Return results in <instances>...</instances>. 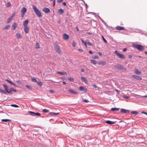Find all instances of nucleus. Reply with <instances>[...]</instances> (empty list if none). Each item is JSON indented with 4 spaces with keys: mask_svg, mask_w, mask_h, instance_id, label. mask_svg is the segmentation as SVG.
I'll list each match as a JSON object with an SVG mask.
<instances>
[{
    "mask_svg": "<svg viewBox=\"0 0 147 147\" xmlns=\"http://www.w3.org/2000/svg\"><path fill=\"white\" fill-rule=\"evenodd\" d=\"M98 64L99 65H105L106 64V62L105 61H100L98 63Z\"/></svg>",
    "mask_w": 147,
    "mask_h": 147,
    "instance_id": "17",
    "label": "nucleus"
},
{
    "mask_svg": "<svg viewBox=\"0 0 147 147\" xmlns=\"http://www.w3.org/2000/svg\"><path fill=\"white\" fill-rule=\"evenodd\" d=\"M32 81L34 82H37L36 80L34 78H32Z\"/></svg>",
    "mask_w": 147,
    "mask_h": 147,
    "instance_id": "32",
    "label": "nucleus"
},
{
    "mask_svg": "<svg viewBox=\"0 0 147 147\" xmlns=\"http://www.w3.org/2000/svg\"><path fill=\"white\" fill-rule=\"evenodd\" d=\"M10 89L11 91H13L15 92H17V90H16L14 89L13 88H10Z\"/></svg>",
    "mask_w": 147,
    "mask_h": 147,
    "instance_id": "41",
    "label": "nucleus"
},
{
    "mask_svg": "<svg viewBox=\"0 0 147 147\" xmlns=\"http://www.w3.org/2000/svg\"><path fill=\"white\" fill-rule=\"evenodd\" d=\"M124 98H129V96H124L123 97Z\"/></svg>",
    "mask_w": 147,
    "mask_h": 147,
    "instance_id": "59",
    "label": "nucleus"
},
{
    "mask_svg": "<svg viewBox=\"0 0 147 147\" xmlns=\"http://www.w3.org/2000/svg\"><path fill=\"white\" fill-rule=\"evenodd\" d=\"M11 5V4L10 2H8L6 5V6L7 7H10Z\"/></svg>",
    "mask_w": 147,
    "mask_h": 147,
    "instance_id": "34",
    "label": "nucleus"
},
{
    "mask_svg": "<svg viewBox=\"0 0 147 147\" xmlns=\"http://www.w3.org/2000/svg\"><path fill=\"white\" fill-rule=\"evenodd\" d=\"M78 50L80 52H82V50L81 49H78Z\"/></svg>",
    "mask_w": 147,
    "mask_h": 147,
    "instance_id": "57",
    "label": "nucleus"
},
{
    "mask_svg": "<svg viewBox=\"0 0 147 147\" xmlns=\"http://www.w3.org/2000/svg\"><path fill=\"white\" fill-rule=\"evenodd\" d=\"M69 37H63V39L65 40H67L69 39Z\"/></svg>",
    "mask_w": 147,
    "mask_h": 147,
    "instance_id": "51",
    "label": "nucleus"
},
{
    "mask_svg": "<svg viewBox=\"0 0 147 147\" xmlns=\"http://www.w3.org/2000/svg\"><path fill=\"white\" fill-rule=\"evenodd\" d=\"M11 105V106H12V107H16V108L19 107V106L18 105H16L13 104V105Z\"/></svg>",
    "mask_w": 147,
    "mask_h": 147,
    "instance_id": "38",
    "label": "nucleus"
},
{
    "mask_svg": "<svg viewBox=\"0 0 147 147\" xmlns=\"http://www.w3.org/2000/svg\"><path fill=\"white\" fill-rule=\"evenodd\" d=\"M131 113L133 114H135L137 115L138 114V113L136 111H132L131 112Z\"/></svg>",
    "mask_w": 147,
    "mask_h": 147,
    "instance_id": "26",
    "label": "nucleus"
},
{
    "mask_svg": "<svg viewBox=\"0 0 147 147\" xmlns=\"http://www.w3.org/2000/svg\"><path fill=\"white\" fill-rule=\"evenodd\" d=\"M79 90L80 91H83L84 92H86L87 91V89L83 86H80L79 87Z\"/></svg>",
    "mask_w": 147,
    "mask_h": 147,
    "instance_id": "8",
    "label": "nucleus"
},
{
    "mask_svg": "<svg viewBox=\"0 0 147 147\" xmlns=\"http://www.w3.org/2000/svg\"><path fill=\"white\" fill-rule=\"evenodd\" d=\"M81 71L83 72L84 71V70L83 69H81Z\"/></svg>",
    "mask_w": 147,
    "mask_h": 147,
    "instance_id": "63",
    "label": "nucleus"
},
{
    "mask_svg": "<svg viewBox=\"0 0 147 147\" xmlns=\"http://www.w3.org/2000/svg\"><path fill=\"white\" fill-rule=\"evenodd\" d=\"M42 111L45 113L48 112L49 111L46 109H44L42 110Z\"/></svg>",
    "mask_w": 147,
    "mask_h": 147,
    "instance_id": "40",
    "label": "nucleus"
},
{
    "mask_svg": "<svg viewBox=\"0 0 147 147\" xmlns=\"http://www.w3.org/2000/svg\"><path fill=\"white\" fill-rule=\"evenodd\" d=\"M92 86L94 88H98V87H97V86H96V85L94 84H92Z\"/></svg>",
    "mask_w": 147,
    "mask_h": 147,
    "instance_id": "47",
    "label": "nucleus"
},
{
    "mask_svg": "<svg viewBox=\"0 0 147 147\" xmlns=\"http://www.w3.org/2000/svg\"><path fill=\"white\" fill-rule=\"evenodd\" d=\"M28 20H27L24 21L23 22V25L24 26V30L26 33H27L29 32V28L28 26Z\"/></svg>",
    "mask_w": 147,
    "mask_h": 147,
    "instance_id": "1",
    "label": "nucleus"
},
{
    "mask_svg": "<svg viewBox=\"0 0 147 147\" xmlns=\"http://www.w3.org/2000/svg\"><path fill=\"white\" fill-rule=\"evenodd\" d=\"M54 47L57 53L59 54L61 53V49L56 42L54 43Z\"/></svg>",
    "mask_w": 147,
    "mask_h": 147,
    "instance_id": "3",
    "label": "nucleus"
},
{
    "mask_svg": "<svg viewBox=\"0 0 147 147\" xmlns=\"http://www.w3.org/2000/svg\"><path fill=\"white\" fill-rule=\"evenodd\" d=\"M141 113H142V114H144L146 115H147V113L146 112H141Z\"/></svg>",
    "mask_w": 147,
    "mask_h": 147,
    "instance_id": "54",
    "label": "nucleus"
},
{
    "mask_svg": "<svg viewBox=\"0 0 147 147\" xmlns=\"http://www.w3.org/2000/svg\"><path fill=\"white\" fill-rule=\"evenodd\" d=\"M12 20V19L11 18H9L7 20V23H9Z\"/></svg>",
    "mask_w": 147,
    "mask_h": 147,
    "instance_id": "27",
    "label": "nucleus"
},
{
    "mask_svg": "<svg viewBox=\"0 0 147 147\" xmlns=\"http://www.w3.org/2000/svg\"><path fill=\"white\" fill-rule=\"evenodd\" d=\"M135 73L137 74H141V71L138 70L137 69H134Z\"/></svg>",
    "mask_w": 147,
    "mask_h": 147,
    "instance_id": "16",
    "label": "nucleus"
},
{
    "mask_svg": "<svg viewBox=\"0 0 147 147\" xmlns=\"http://www.w3.org/2000/svg\"><path fill=\"white\" fill-rule=\"evenodd\" d=\"M3 86L6 92L8 90V86L5 84H3Z\"/></svg>",
    "mask_w": 147,
    "mask_h": 147,
    "instance_id": "20",
    "label": "nucleus"
},
{
    "mask_svg": "<svg viewBox=\"0 0 147 147\" xmlns=\"http://www.w3.org/2000/svg\"><path fill=\"white\" fill-rule=\"evenodd\" d=\"M102 39L103 40L104 42L105 43H107V40H106V39L104 38V37H102Z\"/></svg>",
    "mask_w": 147,
    "mask_h": 147,
    "instance_id": "46",
    "label": "nucleus"
},
{
    "mask_svg": "<svg viewBox=\"0 0 147 147\" xmlns=\"http://www.w3.org/2000/svg\"><path fill=\"white\" fill-rule=\"evenodd\" d=\"M115 53L119 58L122 59H125V57L124 55L119 53L117 51H115Z\"/></svg>",
    "mask_w": 147,
    "mask_h": 147,
    "instance_id": "5",
    "label": "nucleus"
},
{
    "mask_svg": "<svg viewBox=\"0 0 147 147\" xmlns=\"http://www.w3.org/2000/svg\"><path fill=\"white\" fill-rule=\"evenodd\" d=\"M17 23H13L12 26V28L13 30H14L17 27Z\"/></svg>",
    "mask_w": 147,
    "mask_h": 147,
    "instance_id": "19",
    "label": "nucleus"
},
{
    "mask_svg": "<svg viewBox=\"0 0 147 147\" xmlns=\"http://www.w3.org/2000/svg\"><path fill=\"white\" fill-rule=\"evenodd\" d=\"M37 83V84L40 86H41L42 85V82L40 81H38Z\"/></svg>",
    "mask_w": 147,
    "mask_h": 147,
    "instance_id": "28",
    "label": "nucleus"
},
{
    "mask_svg": "<svg viewBox=\"0 0 147 147\" xmlns=\"http://www.w3.org/2000/svg\"><path fill=\"white\" fill-rule=\"evenodd\" d=\"M17 37H20V35L19 34H17L16 35Z\"/></svg>",
    "mask_w": 147,
    "mask_h": 147,
    "instance_id": "56",
    "label": "nucleus"
},
{
    "mask_svg": "<svg viewBox=\"0 0 147 147\" xmlns=\"http://www.w3.org/2000/svg\"><path fill=\"white\" fill-rule=\"evenodd\" d=\"M43 11L45 13H48L50 12V9L47 7H45L43 8Z\"/></svg>",
    "mask_w": 147,
    "mask_h": 147,
    "instance_id": "9",
    "label": "nucleus"
},
{
    "mask_svg": "<svg viewBox=\"0 0 147 147\" xmlns=\"http://www.w3.org/2000/svg\"><path fill=\"white\" fill-rule=\"evenodd\" d=\"M15 15L14 13H13L12 14L11 16L10 17L12 19V18L14 17Z\"/></svg>",
    "mask_w": 147,
    "mask_h": 147,
    "instance_id": "53",
    "label": "nucleus"
},
{
    "mask_svg": "<svg viewBox=\"0 0 147 147\" xmlns=\"http://www.w3.org/2000/svg\"><path fill=\"white\" fill-rule=\"evenodd\" d=\"M134 46L139 51H142L145 49V47L141 45H134Z\"/></svg>",
    "mask_w": 147,
    "mask_h": 147,
    "instance_id": "4",
    "label": "nucleus"
},
{
    "mask_svg": "<svg viewBox=\"0 0 147 147\" xmlns=\"http://www.w3.org/2000/svg\"><path fill=\"white\" fill-rule=\"evenodd\" d=\"M68 79L70 81H73L74 79L73 78H68Z\"/></svg>",
    "mask_w": 147,
    "mask_h": 147,
    "instance_id": "39",
    "label": "nucleus"
},
{
    "mask_svg": "<svg viewBox=\"0 0 147 147\" xmlns=\"http://www.w3.org/2000/svg\"><path fill=\"white\" fill-rule=\"evenodd\" d=\"M127 50V49L126 48H124L123 49V51H125L126 50Z\"/></svg>",
    "mask_w": 147,
    "mask_h": 147,
    "instance_id": "62",
    "label": "nucleus"
},
{
    "mask_svg": "<svg viewBox=\"0 0 147 147\" xmlns=\"http://www.w3.org/2000/svg\"><path fill=\"white\" fill-rule=\"evenodd\" d=\"M0 92H2L5 94H6V92L4 90H3L1 89L0 88Z\"/></svg>",
    "mask_w": 147,
    "mask_h": 147,
    "instance_id": "33",
    "label": "nucleus"
},
{
    "mask_svg": "<svg viewBox=\"0 0 147 147\" xmlns=\"http://www.w3.org/2000/svg\"><path fill=\"white\" fill-rule=\"evenodd\" d=\"M90 62L92 63H93L94 64H96L97 63H97L96 61L94 60H90Z\"/></svg>",
    "mask_w": 147,
    "mask_h": 147,
    "instance_id": "25",
    "label": "nucleus"
},
{
    "mask_svg": "<svg viewBox=\"0 0 147 147\" xmlns=\"http://www.w3.org/2000/svg\"><path fill=\"white\" fill-rule=\"evenodd\" d=\"M68 91L69 92H71L72 93H74V94H78L77 92H76V91H74V90H68Z\"/></svg>",
    "mask_w": 147,
    "mask_h": 147,
    "instance_id": "24",
    "label": "nucleus"
},
{
    "mask_svg": "<svg viewBox=\"0 0 147 147\" xmlns=\"http://www.w3.org/2000/svg\"><path fill=\"white\" fill-rule=\"evenodd\" d=\"M51 1H53V6H55V0H49Z\"/></svg>",
    "mask_w": 147,
    "mask_h": 147,
    "instance_id": "42",
    "label": "nucleus"
},
{
    "mask_svg": "<svg viewBox=\"0 0 147 147\" xmlns=\"http://www.w3.org/2000/svg\"><path fill=\"white\" fill-rule=\"evenodd\" d=\"M16 82H17V83H19V84L20 83V82H20V80H18V81H16Z\"/></svg>",
    "mask_w": 147,
    "mask_h": 147,
    "instance_id": "61",
    "label": "nucleus"
},
{
    "mask_svg": "<svg viewBox=\"0 0 147 147\" xmlns=\"http://www.w3.org/2000/svg\"><path fill=\"white\" fill-rule=\"evenodd\" d=\"M92 57L94 59H98L99 58L98 56L97 55H93Z\"/></svg>",
    "mask_w": 147,
    "mask_h": 147,
    "instance_id": "29",
    "label": "nucleus"
},
{
    "mask_svg": "<svg viewBox=\"0 0 147 147\" xmlns=\"http://www.w3.org/2000/svg\"><path fill=\"white\" fill-rule=\"evenodd\" d=\"M8 93H12V91L10 90H8V91L7 92Z\"/></svg>",
    "mask_w": 147,
    "mask_h": 147,
    "instance_id": "48",
    "label": "nucleus"
},
{
    "mask_svg": "<svg viewBox=\"0 0 147 147\" xmlns=\"http://www.w3.org/2000/svg\"><path fill=\"white\" fill-rule=\"evenodd\" d=\"M132 78L136 79L138 80H141L142 78L141 77L137 76L135 75H132L131 76Z\"/></svg>",
    "mask_w": 147,
    "mask_h": 147,
    "instance_id": "10",
    "label": "nucleus"
},
{
    "mask_svg": "<svg viewBox=\"0 0 147 147\" xmlns=\"http://www.w3.org/2000/svg\"><path fill=\"white\" fill-rule=\"evenodd\" d=\"M32 7L36 15L38 17H42V14L40 11L38 9L35 5H32Z\"/></svg>",
    "mask_w": 147,
    "mask_h": 147,
    "instance_id": "2",
    "label": "nucleus"
},
{
    "mask_svg": "<svg viewBox=\"0 0 147 147\" xmlns=\"http://www.w3.org/2000/svg\"><path fill=\"white\" fill-rule=\"evenodd\" d=\"M36 49H38L40 48L38 42H36Z\"/></svg>",
    "mask_w": 147,
    "mask_h": 147,
    "instance_id": "35",
    "label": "nucleus"
},
{
    "mask_svg": "<svg viewBox=\"0 0 147 147\" xmlns=\"http://www.w3.org/2000/svg\"><path fill=\"white\" fill-rule=\"evenodd\" d=\"M59 114V113H54V112H50L49 113V114L50 115H58Z\"/></svg>",
    "mask_w": 147,
    "mask_h": 147,
    "instance_id": "30",
    "label": "nucleus"
},
{
    "mask_svg": "<svg viewBox=\"0 0 147 147\" xmlns=\"http://www.w3.org/2000/svg\"><path fill=\"white\" fill-rule=\"evenodd\" d=\"M57 73L58 74H61L63 75H65L67 74V73L65 72H62L58 71L57 72Z\"/></svg>",
    "mask_w": 147,
    "mask_h": 147,
    "instance_id": "22",
    "label": "nucleus"
},
{
    "mask_svg": "<svg viewBox=\"0 0 147 147\" xmlns=\"http://www.w3.org/2000/svg\"><path fill=\"white\" fill-rule=\"evenodd\" d=\"M49 91L50 92L52 93L53 94L54 92V91L52 90H49Z\"/></svg>",
    "mask_w": 147,
    "mask_h": 147,
    "instance_id": "55",
    "label": "nucleus"
},
{
    "mask_svg": "<svg viewBox=\"0 0 147 147\" xmlns=\"http://www.w3.org/2000/svg\"><path fill=\"white\" fill-rule=\"evenodd\" d=\"M21 12L23 14H25V13L27 11V9L25 7H22L21 9Z\"/></svg>",
    "mask_w": 147,
    "mask_h": 147,
    "instance_id": "12",
    "label": "nucleus"
},
{
    "mask_svg": "<svg viewBox=\"0 0 147 147\" xmlns=\"http://www.w3.org/2000/svg\"><path fill=\"white\" fill-rule=\"evenodd\" d=\"M115 28L116 30H123L125 29V28L124 27L120 26H116Z\"/></svg>",
    "mask_w": 147,
    "mask_h": 147,
    "instance_id": "11",
    "label": "nucleus"
},
{
    "mask_svg": "<svg viewBox=\"0 0 147 147\" xmlns=\"http://www.w3.org/2000/svg\"><path fill=\"white\" fill-rule=\"evenodd\" d=\"M114 67L119 69H121L124 70H126V68L120 64H117L116 65L114 66Z\"/></svg>",
    "mask_w": 147,
    "mask_h": 147,
    "instance_id": "6",
    "label": "nucleus"
},
{
    "mask_svg": "<svg viewBox=\"0 0 147 147\" xmlns=\"http://www.w3.org/2000/svg\"><path fill=\"white\" fill-rule=\"evenodd\" d=\"M81 78L82 81L83 82H84L86 84L87 83L88 81L86 78H84V77L83 76L81 77Z\"/></svg>",
    "mask_w": 147,
    "mask_h": 147,
    "instance_id": "21",
    "label": "nucleus"
},
{
    "mask_svg": "<svg viewBox=\"0 0 147 147\" xmlns=\"http://www.w3.org/2000/svg\"><path fill=\"white\" fill-rule=\"evenodd\" d=\"M10 26L9 25H7L6 26L3 28V30H5L8 28L10 27Z\"/></svg>",
    "mask_w": 147,
    "mask_h": 147,
    "instance_id": "31",
    "label": "nucleus"
},
{
    "mask_svg": "<svg viewBox=\"0 0 147 147\" xmlns=\"http://www.w3.org/2000/svg\"><path fill=\"white\" fill-rule=\"evenodd\" d=\"M63 0H57V2L59 3H61L62 2Z\"/></svg>",
    "mask_w": 147,
    "mask_h": 147,
    "instance_id": "52",
    "label": "nucleus"
},
{
    "mask_svg": "<svg viewBox=\"0 0 147 147\" xmlns=\"http://www.w3.org/2000/svg\"><path fill=\"white\" fill-rule=\"evenodd\" d=\"M1 121H2L7 122L8 121H10V120L8 119H2L1 120Z\"/></svg>",
    "mask_w": 147,
    "mask_h": 147,
    "instance_id": "36",
    "label": "nucleus"
},
{
    "mask_svg": "<svg viewBox=\"0 0 147 147\" xmlns=\"http://www.w3.org/2000/svg\"><path fill=\"white\" fill-rule=\"evenodd\" d=\"M119 110V108H112L111 109V111H118Z\"/></svg>",
    "mask_w": 147,
    "mask_h": 147,
    "instance_id": "23",
    "label": "nucleus"
},
{
    "mask_svg": "<svg viewBox=\"0 0 147 147\" xmlns=\"http://www.w3.org/2000/svg\"><path fill=\"white\" fill-rule=\"evenodd\" d=\"M76 45V43L74 41H73L72 43V46L73 47H74Z\"/></svg>",
    "mask_w": 147,
    "mask_h": 147,
    "instance_id": "44",
    "label": "nucleus"
},
{
    "mask_svg": "<svg viewBox=\"0 0 147 147\" xmlns=\"http://www.w3.org/2000/svg\"><path fill=\"white\" fill-rule=\"evenodd\" d=\"M128 57H129V58H132V55H129V56H128Z\"/></svg>",
    "mask_w": 147,
    "mask_h": 147,
    "instance_id": "58",
    "label": "nucleus"
},
{
    "mask_svg": "<svg viewBox=\"0 0 147 147\" xmlns=\"http://www.w3.org/2000/svg\"><path fill=\"white\" fill-rule=\"evenodd\" d=\"M84 102H89V101L88 100H86V99H85V100H84Z\"/></svg>",
    "mask_w": 147,
    "mask_h": 147,
    "instance_id": "50",
    "label": "nucleus"
},
{
    "mask_svg": "<svg viewBox=\"0 0 147 147\" xmlns=\"http://www.w3.org/2000/svg\"><path fill=\"white\" fill-rule=\"evenodd\" d=\"M109 124L110 125H112L114 124L115 122V121H111L109 120H107L105 122Z\"/></svg>",
    "mask_w": 147,
    "mask_h": 147,
    "instance_id": "15",
    "label": "nucleus"
},
{
    "mask_svg": "<svg viewBox=\"0 0 147 147\" xmlns=\"http://www.w3.org/2000/svg\"><path fill=\"white\" fill-rule=\"evenodd\" d=\"M58 12L59 14L61 15L64 13V10L62 9H60L58 10Z\"/></svg>",
    "mask_w": 147,
    "mask_h": 147,
    "instance_id": "13",
    "label": "nucleus"
},
{
    "mask_svg": "<svg viewBox=\"0 0 147 147\" xmlns=\"http://www.w3.org/2000/svg\"><path fill=\"white\" fill-rule=\"evenodd\" d=\"M87 44L88 45H90V46H93V45L92 44L90 43V42H87Z\"/></svg>",
    "mask_w": 147,
    "mask_h": 147,
    "instance_id": "45",
    "label": "nucleus"
},
{
    "mask_svg": "<svg viewBox=\"0 0 147 147\" xmlns=\"http://www.w3.org/2000/svg\"><path fill=\"white\" fill-rule=\"evenodd\" d=\"M28 112L32 116H40V113H35L32 111H29Z\"/></svg>",
    "mask_w": 147,
    "mask_h": 147,
    "instance_id": "7",
    "label": "nucleus"
},
{
    "mask_svg": "<svg viewBox=\"0 0 147 147\" xmlns=\"http://www.w3.org/2000/svg\"><path fill=\"white\" fill-rule=\"evenodd\" d=\"M63 37H68V36L66 34H64L63 35Z\"/></svg>",
    "mask_w": 147,
    "mask_h": 147,
    "instance_id": "49",
    "label": "nucleus"
},
{
    "mask_svg": "<svg viewBox=\"0 0 147 147\" xmlns=\"http://www.w3.org/2000/svg\"><path fill=\"white\" fill-rule=\"evenodd\" d=\"M81 40L82 42L85 45V46L86 47H87L86 43L85 42H84L82 39H81Z\"/></svg>",
    "mask_w": 147,
    "mask_h": 147,
    "instance_id": "43",
    "label": "nucleus"
},
{
    "mask_svg": "<svg viewBox=\"0 0 147 147\" xmlns=\"http://www.w3.org/2000/svg\"><path fill=\"white\" fill-rule=\"evenodd\" d=\"M5 80L9 84L13 85V86H15L16 87H18V86H16L14 83H13V82L11 81L10 80H9L7 79H5Z\"/></svg>",
    "mask_w": 147,
    "mask_h": 147,
    "instance_id": "18",
    "label": "nucleus"
},
{
    "mask_svg": "<svg viewBox=\"0 0 147 147\" xmlns=\"http://www.w3.org/2000/svg\"><path fill=\"white\" fill-rule=\"evenodd\" d=\"M98 53L100 56H101L102 55V53L101 52H98Z\"/></svg>",
    "mask_w": 147,
    "mask_h": 147,
    "instance_id": "60",
    "label": "nucleus"
},
{
    "mask_svg": "<svg viewBox=\"0 0 147 147\" xmlns=\"http://www.w3.org/2000/svg\"><path fill=\"white\" fill-rule=\"evenodd\" d=\"M26 87L28 89H29L30 90H32V88L29 86L28 85H26Z\"/></svg>",
    "mask_w": 147,
    "mask_h": 147,
    "instance_id": "37",
    "label": "nucleus"
},
{
    "mask_svg": "<svg viewBox=\"0 0 147 147\" xmlns=\"http://www.w3.org/2000/svg\"><path fill=\"white\" fill-rule=\"evenodd\" d=\"M121 112L122 113H129L130 111L129 110H125V109H121Z\"/></svg>",
    "mask_w": 147,
    "mask_h": 147,
    "instance_id": "14",
    "label": "nucleus"
},
{
    "mask_svg": "<svg viewBox=\"0 0 147 147\" xmlns=\"http://www.w3.org/2000/svg\"><path fill=\"white\" fill-rule=\"evenodd\" d=\"M63 5H66V3L65 2H63Z\"/></svg>",
    "mask_w": 147,
    "mask_h": 147,
    "instance_id": "64",
    "label": "nucleus"
}]
</instances>
